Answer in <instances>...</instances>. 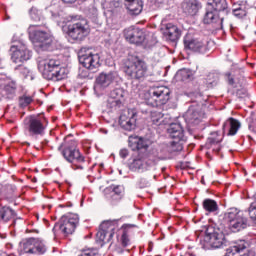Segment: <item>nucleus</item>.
Wrapping results in <instances>:
<instances>
[{"label": "nucleus", "mask_w": 256, "mask_h": 256, "mask_svg": "<svg viewBox=\"0 0 256 256\" xmlns=\"http://www.w3.org/2000/svg\"><path fill=\"white\" fill-rule=\"evenodd\" d=\"M168 133L171 137V139H175L171 145L162 143L158 144L151 148V150L148 153V157H151V159L155 160V164L157 161H163V159H167V157L171 153H175L177 151H183V145L181 144V141L183 140L184 134H183V127L181 124H171L168 128Z\"/></svg>", "instance_id": "obj_1"}, {"label": "nucleus", "mask_w": 256, "mask_h": 256, "mask_svg": "<svg viewBox=\"0 0 256 256\" xmlns=\"http://www.w3.org/2000/svg\"><path fill=\"white\" fill-rule=\"evenodd\" d=\"M127 225H123L119 228V220H107L100 225V229L96 234V237L102 243H111L115 231L118 232L117 237L122 247H129L131 245V239L129 238V229Z\"/></svg>", "instance_id": "obj_2"}, {"label": "nucleus", "mask_w": 256, "mask_h": 256, "mask_svg": "<svg viewBox=\"0 0 256 256\" xmlns=\"http://www.w3.org/2000/svg\"><path fill=\"white\" fill-rule=\"evenodd\" d=\"M122 69L125 75L134 81H145L149 75V65L139 56H127L123 60Z\"/></svg>", "instance_id": "obj_3"}, {"label": "nucleus", "mask_w": 256, "mask_h": 256, "mask_svg": "<svg viewBox=\"0 0 256 256\" xmlns=\"http://www.w3.org/2000/svg\"><path fill=\"white\" fill-rule=\"evenodd\" d=\"M38 69L48 81L67 79V68L61 67V61L53 58L39 60Z\"/></svg>", "instance_id": "obj_4"}, {"label": "nucleus", "mask_w": 256, "mask_h": 256, "mask_svg": "<svg viewBox=\"0 0 256 256\" xmlns=\"http://www.w3.org/2000/svg\"><path fill=\"white\" fill-rule=\"evenodd\" d=\"M25 131L32 141H39L40 137L45 136L49 121L45 116H29L24 120Z\"/></svg>", "instance_id": "obj_5"}, {"label": "nucleus", "mask_w": 256, "mask_h": 256, "mask_svg": "<svg viewBox=\"0 0 256 256\" xmlns=\"http://www.w3.org/2000/svg\"><path fill=\"white\" fill-rule=\"evenodd\" d=\"M61 153L64 159L71 163L74 171H83L85 169V156L77 149V142L75 140L70 141Z\"/></svg>", "instance_id": "obj_6"}, {"label": "nucleus", "mask_w": 256, "mask_h": 256, "mask_svg": "<svg viewBox=\"0 0 256 256\" xmlns=\"http://www.w3.org/2000/svg\"><path fill=\"white\" fill-rule=\"evenodd\" d=\"M28 34L34 47H36L37 49H42V51H46V49H49V45L53 43V38L51 37V34L45 32V30H41L36 25L29 26Z\"/></svg>", "instance_id": "obj_7"}, {"label": "nucleus", "mask_w": 256, "mask_h": 256, "mask_svg": "<svg viewBox=\"0 0 256 256\" xmlns=\"http://www.w3.org/2000/svg\"><path fill=\"white\" fill-rule=\"evenodd\" d=\"M79 225V214L68 213L63 215L55 224L53 232L61 231L63 235H73Z\"/></svg>", "instance_id": "obj_8"}, {"label": "nucleus", "mask_w": 256, "mask_h": 256, "mask_svg": "<svg viewBox=\"0 0 256 256\" xmlns=\"http://www.w3.org/2000/svg\"><path fill=\"white\" fill-rule=\"evenodd\" d=\"M226 221L232 233H239L243 229H247V218L237 208L230 209L226 214Z\"/></svg>", "instance_id": "obj_9"}, {"label": "nucleus", "mask_w": 256, "mask_h": 256, "mask_svg": "<svg viewBox=\"0 0 256 256\" xmlns=\"http://www.w3.org/2000/svg\"><path fill=\"white\" fill-rule=\"evenodd\" d=\"M20 249L22 253L29 255H44L47 252V245L41 238L30 237L20 242Z\"/></svg>", "instance_id": "obj_10"}, {"label": "nucleus", "mask_w": 256, "mask_h": 256, "mask_svg": "<svg viewBox=\"0 0 256 256\" xmlns=\"http://www.w3.org/2000/svg\"><path fill=\"white\" fill-rule=\"evenodd\" d=\"M91 33L87 20H80L68 25L67 35L73 41H85V38Z\"/></svg>", "instance_id": "obj_11"}, {"label": "nucleus", "mask_w": 256, "mask_h": 256, "mask_svg": "<svg viewBox=\"0 0 256 256\" xmlns=\"http://www.w3.org/2000/svg\"><path fill=\"white\" fill-rule=\"evenodd\" d=\"M204 243L207 249H209V247H211L212 249H219L223 247V244L225 243V234H223V232L220 231L219 228L209 226L206 229Z\"/></svg>", "instance_id": "obj_12"}, {"label": "nucleus", "mask_w": 256, "mask_h": 256, "mask_svg": "<svg viewBox=\"0 0 256 256\" xmlns=\"http://www.w3.org/2000/svg\"><path fill=\"white\" fill-rule=\"evenodd\" d=\"M154 165L155 159H152L151 156H148V154H138L129 163V169L135 173H145Z\"/></svg>", "instance_id": "obj_13"}, {"label": "nucleus", "mask_w": 256, "mask_h": 256, "mask_svg": "<svg viewBox=\"0 0 256 256\" xmlns=\"http://www.w3.org/2000/svg\"><path fill=\"white\" fill-rule=\"evenodd\" d=\"M150 103L153 107L167 105L171 99V90L166 86H157L150 90Z\"/></svg>", "instance_id": "obj_14"}, {"label": "nucleus", "mask_w": 256, "mask_h": 256, "mask_svg": "<svg viewBox=\"0 0 256 256\" xmlns=\"http://www.w3.org/2000/svg\"><path fill=\"white\" fill-rule=\"evenodd\" d=\"M188 125H199L205 119V106L203 104L191 105L184 115Z\"/></svg>", "instance_id": "obj_15"}, {"label": "nucleus", "mask_w": 256, "mask_h": 256, "mask_svg": "<svg viewBox=\"0 0 256 256\" xmlns=\"http://www.w3.org/2000/svg\"><path fill=\"white\" fill-rule=\"evenodd\" d=\"M119 124L125 131H133L137 127V110H124L120 115Z\"/></svg>", "instance_id": "obj_16"}, {"label": "nucleus", "mask_w": 256, "mask_h": 256, "mask_svg": "<svg viewBox=\"0 0 256 256\" xmlns=\"http://www.w3.org/2000/svg\"><path fill=\"white\" fill-rule=\"evenodd\" d=\"M79 61L89 71H95L101 67V56L91 52V50H87L84 54L80 55Z\"/></svg>", "instance_id": "obj_17"}, {"label": "nucleus", "mask_w": 256, "mask_h": 256, "mask_svg": "<svg viewBox=\"0 0 256 256\" xmlns=\"http://www.w3.org/2000/svg\"><path fill=\"white\" fill-rule=\"evenodd\" d=\"M11 60L13 63H25L31 59V51L27 49L25 44L12 45L10 47Z\"/></svg>", "instance_id": "obj_18"}, {"label": "nucleus", "mask_w": 256, "mask_h": 256, "mask_svg": "<svg viewBox=\"0 0 256 256\" xmlns=\"http://www.w3.org/2000/svg\"><path fill=\"white\" fill-rule=\"evenodd\" d=\"M208 44L209 42L205 40L192 38L189 35L184 37L185 49H189V51H193L194 53H207V51H209V48L207 47Z\"/></svg>", "instance_id": "obj_19"}, {"label": "nucleus", "mask_w": 256, "mask_h": 256, "mask_svg": "<svg viewBox=\"0 0 256 256\" xmlns=\"http://www.w3.org/2000/svg\"><path fill=\"white\" fill-rule=\"evenodd\" d=\"M125 95L127 92L123 88H116L112 90L109 94L107 107L110 109H120L125 103Z\"/></svg>", "instance_id": "obj_20"}, {"label": "nucleus", "mask_w": 256, "mask_h": 256, "mask_svg": "<svg viewBox=\"0 0 256 256\" xmlns=\"http://www.w3.org/2000/svg\"><path fill=\"white\" fill-rule=\"evenodd\" d=\"M124 37L130 43L139 45L145 41V32L142 29L130 27L124 30Z\"/></svg>", "instance_id": "obj_21"}, {"label": "nucleus", "mask_w": 256, "mask_h": 256, "mask_svg": "<svg viewBox=\"0 0 256 256\" xmlns=\"http://www.w3.org/2000/svg\"><path fill=\"white\" fill-rule=\"evenodd\" d=\"M115 79H117V73L115 72L101 73L96 78L95 89H107Z\"/></svg>", "instance_id": "obj_22"}, {"label": "nucleus", "mask_w": 256, "mask_h": 256, "mask_svg": "<svg viewBox=\"0 0 256 256\" xmlns=\"http://www.w3.org/2000/svg\"><path fill=\"white\" fill-rule=\"evenodd\" d=\"M162 32L164 37L168 41H179V38L181 37V30L179 29V27H177V25H174L172 23L164 25V27L162 28Z\"/></svg>", "instance_id": "obj_23"}, {"label": "nucleus", "mask_w": 256, "mask_h": 256, "mask_svg": "<svg viewBox=\"0 0 256 256\" xmlns=\"http://www.w3.org/2000/svg\"><path fill=\"white\" fill-rule=\"evenodd\" d=\"M129 147L132 149V151H139L141 155H149V153H145L147 151V148L149 145H147V141L145 139L135 136V137H129Z\"/></svg>", "instance_id": "obj_24"}, {"label": "nucleus", "mask_w": 256, "mask_h": 256, "mask_svg": "<svg viewBox=\"0 0 256 256\" xmlns=\"http://www.w3.org/2000/svg\"><path fill=\"white\" fill-rule=\"evenodd\" d=\"M247 249V242L239 240L226 250V256H249L243 251Z\"/></svg>", "instance_id": "obj_25"}, {"label": "nucleus", "mask_w": 256, "mask_h": 256, "mask_svg": "<svg viewBox=\"0 0 256 256\" xmlns=\"http://www.w3.org/2000/svg\"><path fill=\"white\" fill-rule=\"evenodd\" d=\"M208 2V7L219 13V17H224V15L229 14V9L227 7V0H211Z\"/></svg>", "instance_id": "obj_26"}, {"label": "nucleus", "mask_w": 256, "mask_h": 256, "mask_svg": "<svg viewBox=\"0 0 256 256\" xmlns=\"http://www.w3.org/2000/svg\"><path fill=\"white\" fill-rule=\"evenodd\" d=\"M104 193L106 195V199H110V201H121L125 190L123 189V186H114L113 189L107 188Z\"/></svg>", "instance_id": "obj_27"}, {"label": "nucleus", "mask_w": 256, "mask_h": 256, "mask_svg": "<svg viewBox=\"0 0 256 256\" xmlns=\"http://www.w3.org/2000/svg\"><path fill=\"white\" fill-rule=\"evenodd\" d=\"M182 8L186 15H197L199 9L201 8V4H199L198 0H185L182 4Z\"/></svg>", "instance_id": "obj_28"}, {"label": "nucleus", "mask_w": 256, "mask_h": 256, "mask_svg": "<svg viewBox=\"0 0 256 256\" xmlns=\"http://www.w3.org/2000/svg\"><path fill=\"white\" fill-rule=\"evenodd\" d=\"M240 128L241 123L235 118H229L223 125V131L227 132V135H237Z\"/></svg>", "instance_id": "obj_29"}, {"label": "nucleus", "mask_w": 256, "mask_h": 256, "mask_svg": "<svg viewBox=\"0 0 256 256\" xmlns=\"http://www.w3.org/2000/svg\"><path fill=\"white\" fill-rule=\"evenodd\" d=\"M125 7L131 15H140L143 11V1L141 0H125Z\"/></svg>", "instance_id": "obj_30"}, {"label": "nucleus", "mask_w": 256, "mask_h": 256, "mask_svg": "<svg viewBox=\"0 0 256 256\" xmlns=\"http://www.w3.org/2000/svg\"><path fill=\"white\" fill-rule=\"evenodd\" d=\"M221 141H223V136H221L219 132H212L207 143L213 148V151L219 153L221 151Z\"/></svg>", "instance_id": "obj_31"}, {"label": "nucleus", "mask_w": 256, "mask_h": 256, "mask_svg": "<svg viewBox=\"0 0 256 256\" xmlns=\"http://www.w3.org/2000/svg\"><path fill=\"white\" fill-rule=\"evenodd\" d=\"M225 17L223 15L219 16V14L216 16L215 12L212 8L209 6L207 7L206 14L204 16V23L206 25H209L211 23H217V21H221L223 23Z\"/></svg>", "instance_id": "obj_32"}, {"label": "nucleus", "mask_w": 256, "mask_h": 256, "mask_svg": "<svg viewBox=\"0 0 256 256\" xmlns=\"http://www.w3.org/2000/svg\"><path fill=\"white\" fill-rule=\"evenodd\" d=\"M202 207L204 211H206L207 215H209V213H217V211H219V204H217V201L211 198L204 199L202 202Z\"/></svg>", "instance_id": "obj_33"}, {"label": "nucleus", "mask_w": 256, "mask_h": 256, "mask_svg": "<svg viewBox=\"0 0 256 256\" xmlns=\"http://www.w3.org/2000/svg\"><path fill=\"white\" fill-rule=\"evenodd\" d=\"M15 217V211L13 209L4 206L0 209V221H4L7 223V221H11V219H14Z\"/></svg>", "instance_id": "obj_34"}, {"label": "nucleus", "mask_w": 256, "mask_h": 256, "mask_svg": "<svg viewBox=\"0 0 256 256\" xmlns=\"http://www.w3.org/2000/svg\"><path fill=\"white\" fill-rule=\"evenodd\" d=\"M150 119L153 125H159L160 123H162L163 113L153 110L150 112Z\"/></svg>", "instance_id": "obj_35"}, {"label": "nucleus", "mask_w": 256, "mask_h": 256, "mask_svg": "<svg viewBox=\"0 0 256 256\" xmlns=\"http://www.w3.org/2000/svg\"><path fill=\"white\" fill-rule=\"evenodd\" d=\"M33 103V96L24 94L19 97V106L20 107H29Z\"/></svg>", "instance_id": "obj_36"}, {"label": "nucleus", "mask_w": 256, "mask_h": 256, "mask_svg": "<svg viewBox=\"0 0 256 256\" xmlns=\"http://www.w3.org/2000/svg\"><path fill=\"white\" fill-rule=\"evenodd\" d=\"M206 83L207 85H211L212 87L217 85V83H219V74L215 72L209 73L206 77Z\"/></svg>", "instance_id": "obj_37"}, {"label": "nucleus", "mask_w": 256, "mask_h": 256, "mask_svg": "<svg viewBox=\"0 0 256 256\" xmlns=\"http://www.w3.org/2000/svg\"><path fill=\"white\" fill-rule=\"evenodd\" d=\"M178 79H181V81H187L188 79H191V72L187 69H182L177 72Z\"/></svg>", "instance_id": "obj_38"}, {"label": "nucleus", "mask_w": 256, "mask_h": 256, "mask_svg": "<svg viewBox=\"0 0 256 256\" xmlns=\"http://www.w3.org/2000/svg\"><path fill=\"white\" fill-rule=\"evenodd\" d=\"M4 91L8 93V95H13V93L17 91V84L15 82H9L5 85Z\"/></svg>", "instance_id": "obj_39"}, {"label": "nucleus", "mask_w": 256, "mask_h": 256, "mask_svg": "<svg viewBox=\"0 0 256 256\" xmlns=\"http://www.w3.org/2000/svg\"><path fill=\"white\" fill-rule=\"evenodd\" d=\"M233 14L235 15V17H239V19H241L242 17H245V15H247V11H245L241 7H238L233 9Z\"/></svg>", "instance_id": "obj_40"}, {"label": "nucleus", "mask_w": 256, "mask_h": 256, "mask_svg": "<svg viewBox=\"0 0 256 256\" xmlns=\"http://www.w3.org/2000/svg\"><path fill=\"white\" fill-rule=\"evenodd\" d=\"M30 16L33 19V21H40L41 17L39 16V10L36 8H31L30 9Z\"/></svg>", "instance_id": "obj_41"}, {"label": "nucleus", "mask_w": 256, "mask_h": 256, "mask_svg": "<svg viewBox=\"0 0 256 256\" xmlns=\"http://www.w3.org/2000/svg\"><path fill=\"white\" fill-rule=\"evenodd\" d=\"M137 186L139 187V189H145V187H149V182L145 178H140L137 181Z\"/></svg>", "instance_id": "obj_42"}, {"label": "nucleus", "mask_w": 256, "mask_h": 256, "mask_svg": "<svg viewBox=\"0 0 256 256\" xmlns=\"http://www.w3.org/2000/svg\"><path fill=\"white\" fill-rule=\"evenodd\" d=\"M236 96H238L239 99H243L247 97V89L241 88L236 91Z\"/></svg>", "instance_id": "obj_43"}, {"label": "nucleus", "mask_w": 256, "mask_h": 256, "mask_svg": "<svg viewBox=\"0 0 256 256\" xmlns=\"http://www.w3.org/2000/svg\"><path fill=\"white\" fill-rule=\"evenodd\" d=\"M225 77L230 85H235V76L231 72L226 73Z\"/></svg>", "instance_id": "obj_44"}, {"label": "nucleus", "mask_w": 256, "mask_h": 256, "mask_svg": "<svg viewBox=\"0 0 256 256\" xmlns=\"http://www.w3.org/2000/svg\"><path fill=\"white\" fill-rule=\"evenodd\" d=\"M128 156H129V150L128 149L120 150V157H122V159H125Z\"/></svg>", "instance_id": "obj_45"}, {"label": "nucleus", "mask_w": 256, "mask_h": 256, "mask_svg": "<svg viewBox=\"0 0 256 256\" xmlns=\"http://www.w3.org/2000/svg\"><path fill=\"white\" fill-rule=\"evenodd\" d=\"M79 256H93V252L91 250H85Z\"/></svg>", "instance_id": "obj_46"}, {"label": "nucleus", "mask_w": 256, "mask_h": 256, "mask_svg": "<svg viewBox=\"0 0 256 256\" xmlns=\"http://www.w3.org/2000/svg\"><path fill=\"white\" fill-rule=\"evenodd\" d=\"M64 3H75L76 0H62Z\"/></svg>", "instance_id": "obj_47"}, {"label": "nucleus", "mask_w": 256, "mask_h": 256, "mask_svg": "<svg viewBox=\"0 0 256 256\" xmlns=\"http://www.w3.org/2000/svg\"><path fill=\"white\" fill-rule=\"evenodd\" d=\"M29 233H39V230H29Z\"/></svg>", "instance_id": "obj_48"}, {"label": "nucleus", "mask_w": 256, "mask_h": 256, "mask_svg": "<svg viewBox=\"0 0 256 256\" xmlns=\"http://www.w3.org/2000/svg\"><path fill=\"white\" fill-rule=\"evenodd\" d=\"M66 207H73V204L71 202L66 204Z\"/></svg>", "instance_id": "obj_49"}, {"label": "nucleus", "mask_w": 256, "mask_h": 256, "mask_svg": "<svg viewBox=\"0 0 256 256\" xmlns=\"http://www.w3.org/2000/svg\"><path fill=\"white\" fill-rule=\"evenodd\" d=\"M1 239H5L6 235H0Z\"/></svg>", "instance_id": "obj_50"}, {"label": "nucleus", "mask_w": 256, "mask_h": 256, "mask_svg": "<svg viewBox=\"0 0 256 256\" xmlns=\"http://www.w3.org/2000/svg\"><path fill=\"white\" fill-rule=\"evenodd\" d=\"M60 207H65V205H60Z\"/></svg>", "instance_id": "obj_51"}]
</instances>
